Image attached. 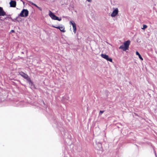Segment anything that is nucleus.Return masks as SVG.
I'll use <instances>...</instances> for the list:
<instances>
[{
  "label": "nucleus",
  "mask_w": 157,
  "mask_h": 157,
  "mask_svg": "<svg viewBox=\"0 0 157 157\" xmlns=\"http://www.w3.org/2000/svg\"><path fill=\"white\" fill-rule=\"evenodd\" d=\"M29 14V11L27 9H23L21 12V13L18 16L16 17L15 20L18 22L21 21V20H18V19L20 18V17H27L28 16Z\"/></svg>",
  "instance_id": "1"
},
{
  "label": "nucleus",
  "mask_w": 157,
  "mask_h": 157,
  "mask_svg": "<svg viewBox=\"0 0 157 157\" xmlns=\"http://www.w3.org/2000/svg\"><path fill=\"white\" fill-rule=\"evenodd\" d=\"M130 41L129 40L125 41L124 43V46L121 45L119 47L120 49H122L123 51H125L128 50L129 45L130 44Z\"/></svg>",
  "instance_id": "2"
},
{
  "label": "nucleus",
  "mask_w": 157,
  "mask_h": 157,
  "mask_svg": "<svg viewBox=\"0 0 157 157\" xmlns=\"http://www.w3.org/2000/svg\"><path fill=\"white\" fill-rule=\"evenodd\" d=\"M49 15L53 20H57L59 21H60L61 20V18H59L58 17L56 16L51 11H49Z\"/></svg>",
  "instance_id": "3"
},
{
  "label": "nucleus",
  "mask_w": 157,
  "mask_h": 157,
  "mask_svg": "<svg viewBox=\"0 0 157 157\" xmlns=\"http://www.w3.org/2000/svg\"><path fill=\"white\" fill-rule=\"evenodd\" d=\"M101 56L102 58L105 59L107 61H109L111 62H112V59L111 58H109L108 55L106 54H102L101 55Z\"/></svg>",
  "instance_id": "4"
},
{
  "label": "nucleus",
  "mask_w": 157,
  "mask_h": 157,
  "mask_svg": "<svg viewBox=\"0 0 157 157\" xmlns=\"http://www.w3.org/2000/svg\"><path fill=\"white\" fill-rule=\"evenodd\" d=\"M95 147L97 150L102 151V144L98 142V143H97L95 146Z\"/></svg>",
  "instance_id": "5"
},
{
  "label": "nucleus",
  "mask_w": 157,
  "mask_h": 157,
  "mask_svg": "<svg viewBox=\"0 0 157 157\" xmlns=\"http://www.w3.org/2000/svg\"><path fill=\"white\" fill-rule=\"evenodd\" d=\"M118 9L117 8H116L114 9V10L113 11V12L111 14V16L113 17H115L118 14Z\"/></svg>",
  "instance_id": "6"
},
{
  "label": "nucleus",
  "mask_w": 157,
  "mask_h": 157,
  "mask_svg": "<svg viewBox=\"0 0 157 157\" xmlns=\"http://www.w3.org/2000/svg\"><path fill=\"white\" fill-rule=\"evenodd\" d=\"M6 15V13L3 10V8L0 7V16H4ZM1 17H0V20H2L1 19Z\"/></svg>",
  "instance_id": "7"
},
{
  "label": "nucleus",
  "mask_w": 157,
  "mask_h": 157,
  "mask_svg": "<svg viewBox=\"0 0 157 157\" xmlns=\"http://www.w3.org/2000/svg\"><path fill=\"white\" fill-rule=\"evenodd\" d=\"M10 6L13 7H15L16 5V2L15 1L11 0L10 2Z\"/></svg>",
  "instance_id": "8"
},
{
  "label": "nucleus",
  "mask_w": 157,
  "mask_h": 157,
  "mask_svg": "<svg viewBox=\"0 0 157 157\" xmlns=\"http://www.w3.org/2000/svg\"><path fill=\"white\" fill-rule=\"evenodd\" d=\"M19 74L21 75L22 77H23L25 78H27L28 76V75L27 74H25V73H24L23 72H20Z\"/></svg>",
  "instance_id": "9"
},
{
  "label": "nucleus",
  "mask_w": 157,
  "mask_h": 157,
  "mask_svg": "<svg viewBox=\"0 0 157 157\" xmlns=\"http://www.w3.org/2000/svg\"><path fill=\"white\" fill-rule=\"evenodd\" d=\"M59 30L61 32H65L64 30V27L63 26H61Z\"/></svg>",
  "instance_id": "10"
},
{
  "label": "nucleus",
  "mask_w": 157,
  "mask_h": 157,
  "mask_svg": "<svg viewBox=\"0 0 157 157\" xmlns=\"http://www.w3.org/2000/svg\"><path fill=\"white\" fill-rule=\"evenodd\" d=\"M136 55H138L139 56V58L140 59H141V60H143V59L141 57V56L140 55V54H139V53L137 52L136 51Z\"/></svg>",
  "instance_id": "11"
},
{
  "label": "nucleus",
  "mask_w": 157,
  "mask_h": 157,
  "mask_svg": "<svg viewBox=\"0 0 157 157\" xmlns=\"http://www.w3.org/2000/svg\"><path fill=\"white\" fill-rule=\"evenodd\" d=\"M73 29V32L75 33L76 31V24L75 25H73L72 26Z\"/></svg>",
  "instance_id": "12"
},
{
  "label": "nucleus",
  "mask_w": 157,
  "mask_h": 157,
  "mask_svg": "<svg viewBox=\"0 0 157 157\" xmlns=\"http://www.w3.org/2000/svg\"><path fill=\"white\" fill-rule=\"evenodd\" d=\"M25 79H26L30 83H32L31 79L29 77V76H28L27 78H26Z\"/></svg>",
  "instance_id": "13"
},
{
  "label": "nucleus",
  "mask_w": 157,
  "mask_h": 157,
  "mask_svg": "<svg viewBox=\"0 0 157 157\" xmlns=\"http://www.w3.org/2000/svg\"><path fill=\"white\" fill-rule=\"evenodd\" d=\"M147 28V26L146 25H143V28H141L142 29H145Z\"/></svg>",
  "instance_id": "14"
},
{
  "label": "nucleus",
  "mask_w": 157,
  "mask_h": 157,
  "mask_svg": "<svg viewBox=\"0 0 157 157\" xmlns=\"http://www.w3.org/2000/svg\"><path fill=\"white\" fill-rule=\"evenodd\" d=\"M70 24H71L72 26H73V25H75L76 24L75 23V22L72 21H70Z\"/></svg>",
  "instance_id": "15"
},
{
  "label": "nucleus",
  "mask_w": 157,
  "mask_h": 157,
  "mask_svg": "<svg viewBox=\"0 0 157 157\" xmlns=\"http://www.w3.org/2000/svg\"><path fill=\"white\" fill-rule=\"evenodd\" d=\"M60 26H52L53 27L56 28H57V29H59Z\"/></svg>",
  "instance_id": "16"
},
{
  "label": "nucleus",
  "mask_w": 157,
  "mask_h": 157,
  "mask_svg": "<svg viewBox=\"0 0 157 157\" xmlns=\"http://www.w3.org/2000/svg\"><path fill=\"white\" fill-rule=\"evenodd\" d=\"M104 112V111L100 110V111L99 114L100 115H101Z\"/></svg>",
  "instance_id": "17"
},
{
  "label": "nucleus",
  "mask_w": 157,
  "mask_h": 157,
  "mask_svg": "<svg viewBox=\"0 0 157 157\" xmlns=\"http://www.w3.org/2000/svg\"><path fill=\"white\" fill-rule=\"evenodd\" d=\"M88 2H92V0H86Z\"/></svg>",
  "instance_id": "18"
},
{
  "label": "nucleus",
  "mask_w": 157,
  "mask_h": 157,
  "mask_svg": "<svg viewBox=\"0 0 157 157\" xmlns=\"http://www.w3.org/2000/svg\"><path fill=\"white\" fill-rule=\"evenodd\" d=\"M14 31L13 30H12L10 31V33H14Z\"/></svg>",
  "instance_id": "19"
},
{
  "label": "nucleus",
  "mask_w": 157,
  "mask_h": 157,
  "mask_svg": "<svg viewBox=\"0 0 157 157\" xmlns=\"http://www.w3.org/2000/svg\"><path fill=\"white\" fill-rule=\"evenodd\" d=\"M38 9L40 11H41L42 10V9H41V8L40 7H39Z\"/></svg>",
  "instance_id": "20"
},
{
  "label": "nucleus",
  "mask_w": 157,
  "mask_h": 157,
  "mask_svg": "<svg viewBox=\"0 0 157 157\" xmlns=\"http://www.w3.org/2000/svg\"><path fill=\"white\" fill-rule=\"evenodd\" d=\"M33 5L36 7L37 5L36 4H34Z\"/></svg>",
  "instance_id": "21"
},
{
  "label": "nucleus",
  "mask_w": 157,
  "mask_h": 157,
  "mask_svg": "<svg viewBox=\"0 0 157 157\" xmlns=\"http://www.w3.org/2000/svg\"><path fill=\"white\" fill-rule=\"evenodd\" d=\"M18 20H21V18L20 17V18H19L18 19Z\"/></svg>",
  "instance_id": "22"
},
{
  "label": "nucleus",
  "mask_w": 157,
  "mask_h": 157,
  "mask_svg": "<svg viewBox=\"0 0 157 157\" xmlns=\"http://www.w3.org/2000/svg\"><path fill=\"white\" fill-rule=\"evenodd\" d=\"M36 7L37 8H38L39 7H38L37 5H36Z\"/></svg>",
  "instance_id": "23"
},
{
  "label": "nucleus",
  "mask_w": 157,
  "mask_h": 157,
  "mask_svg": "<svg viewBox=\"0 0 157 157\" xmlns=\"http://www.w3.org/2000/svg\"><path fill=\"white\" fill-rule=\"evenodd\" d=\"M34 4V3H33V2H32V5H33V4Z\"/></svg>",
  "instance_id": "24"
},
{
  "label": "nucleus",
  "mask_w": 157,
  "mask_h": 157,
  "mask_svg": "<svg viewBox=\"0 0 157 157\" xmlns=\"http://www.w3.org/2000/svg\"><path fill=\"white\" fill-rule=\"evenodd\" d=\"M155 155L156 157H157V156L156 155V154L155 153Z\"/></svg>",
  "instance_id": "25"
}]
</instances>
